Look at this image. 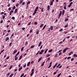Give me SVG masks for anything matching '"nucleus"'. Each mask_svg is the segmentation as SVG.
<instances>
[{"instance_id": "nucleus-1", "label": "nucleus", "mask_w": 77, "mask_h": 77, "mask_svg": "<svg viewBox=\"0 0 77 77\" xmlns=\"http://www.w3.org/2000/svg\"><path fill=\"white\" fill-rule=\"evenodd\" d=\"M68 49H69V48H66L64 49L63 50V53H65L66 52V50H68Z\"/></svg>"}, {"instance_id": "nucleus-2", "label": "nucleus", "mask_w": 77, "mask_h": 77, "mask_svg": "<svg viewBox=\"0 0 77 77\" xmlns=\"http://www.w3.org/2000/svg\"><path fill=\"white\" fill-rule=\"evenodd\" d=\"M36 13H37V11H36V10H35L33 14V15H35Z\"/></svg>"}, {"instance_id": "nucleus-3", "label": "nucleus", "mask_w": 77, "mask_h": 77, "mask_svg": "<svg viewBox=\"0 0 77 77\" xmlns=\"http://www.w3.org/2000/svg\"><path fill=\"white\" fill-rule=\"evenodd\" d=\"M23 69V67L22 66H21L19 69V71H20L21 69Z\"/></svg>"}, {"instance_id": "nucleus-4", "label": "nucleus", "mask_w": 77, "mask_h": 77, "mask_svg": "<svg viewBox=\"0 0 77 77\" xmlns=\"http://www.w3.org/2000/svg\"><path fill=\"white\" fill-rule=\"evenodd\" d=\"M47 10L48 11H49L50 10V6L49 5H48L47 7Z\"/></svg>"}, {"instance_id": "nucleus-5", "label": "nucleus", "mask_w": 77, "mask_h": 77, "mask_svg": "<svg viewBox=\"0 0 77 77\" xmlns=\"http://www.w3.org/2000/svg\"><path fill=\"white\" fill-rule=\"evenodd\" d=\"M17 50H15L13 52V54H15V53H17Z\"/></svg>"}, {"instance_id": "nucleus-6", "label": "nucleus", "mask_w": 77, "mask_h": 77, "mask_svg": "<svg viewBox=\"0 0 77 77\" xmlns=\"http://www.w3.org/2000/svg\"><path fill=\"white\" fill-rule=\"evenodd\" d=\"M9 37L6 38V39H5V41L6 42H7V41H8V40H9Z\"/></svg>"}, {"instance_id": "nucleus-7", "label": "nucleus", "mask_w": 77, "mask_h": 77, "mask_svg": "<svg viewBox=\"0 0 77 77\" xmlns=\"http://www.w3.org/2000/svg\"><path fill=\"white\" fill-rule=\"evenodd\" d=\"M61 15H62V11H60V13L58 16L60 17V16H61Z\"/></svg>"}, {"instance_id": "nucleus-8", "label": "nucleus", "mask_w": 77, "mask_h": 77, "mask_svg": "<svg viewBox=\"0 0 77 77\" xmlns=\"http://www.w3.org/2000/svg\"><path fill=\"white\" fill-rule=\"evenodd\" d=\"M61 15H62V11H60V13L58 16L60 17V16H61Z\"/></svg>"}, {"instance_id": "nucleus-9", "label": "nucleus", "mask_w": 77, "mask_h": 77, "mask_svg": "<svg viewBox=\"0 0 77 77\" xmlns=\"http://www.w3.org/2000/svg\"><path fill=\"white\" fill-rule=\"evenodd\" d=\"M50 56V54H47L46 55V57H49V56Z\"/></svg>"}, {"instance_id": "nucleus-10", "label": "nucleus", "mask_w": 77, "mask_h": 77, "mask_svg": "<svg viewBox=\"0 0 77 77\" xmlns=\"http://www.w3.org/2000/svg\"><path fill=\"white\" fill-rule=\"evenodd\" d=\"M42 44V42H41L39 44L38 47H40L41 45Z\"/></svg>"}, {"instance_id": "nucleus-11", "label": "nucleus", "mask_w": 77, "mask_h": 77, "mask_svg": "<svg viewBox=\"0 0 77 77\" xmlns=\"http://www.w3.org/2000/svg\"><path fill=\"white\" fill-rule=\"evenodd\" d=\"M65 14V10H63V12H62V15H63Z\"/></svg>"}, {"instance_id": "nucleus-12", "label": "nucleus", "mask_w": 77, "mask_h": 77, "mask_svg": "<svg viewBox=\"0 0 77 77\" xmlns=\"http://www.w3.org/2000/svg\"><path fill=\"white\" fill-rule=\"evenodd\" d=\"M45 61H44L42 63V66H44V63H45Z\"/></svg>"}, {"instance_id": "nucleus-13", "label": "nucleus", "mask_w": 77, "mask_h": 77, "mask_svg": "<svg viewBox=\"0 0 77 77\" xmlns=\"http://www.w3.org/2000/svg\"><path fill=\"white\" fill-rule=\"evenodd\" d=\"M38 7H36L35 10L37 11H38Z\"/></svg>"}, {"instance_id": "nucleus-14", "label": "nucleus", "mask_w": 77, "mask_h": 77, "mask_svg": "<svg viewBox=\"0 0 77 77\" xmlns=\"http://www.w3.org/2000/svg\"><path fill=\"white\" fill-rule=\"evenodd\" d=\"M38 7H36L35 10L37 11H38Z\"/></svg>"}, {"instance_id": "nucleus-15", "label": "nucleus", "mask_w": 77, "mask_h": 77, "mask_svg": "<svg viewBox=\"0 0 77 77\" xmlns=\"http://www.w3.org/2000/svg\"><path fill=\"white\" fill-rule=\"evenodd\" d=\"M22 57H23V56L22 55L20 56V57H19V60H21V59L22 58Z\"/></svg>"}, {"instance_id": "nucleus-16", "label": "nucleus", "mask_w": 77, "mask_h": 77, "mask_svg": "<svg viewBox=\"0 0 77 77\" xmlns=\"http://www.w3.org/2000/svg\"><path fill=\"white\" fill-rule=\"evenodd\" d=\"M61 74H62V73H60L58 75L57 77H59L60 76V75Z\"/></svg>"}, {"instance_id": "nucleus-17", "label": "nucleus", "mask_w": 77, "mask_h": 77, "mask_svg": "<svg viewBox=\"0 0 77 77\" xmlns=\"http://www.w3.org/2000/svg\"><path fill=\"white\" fill-rule=\"evenodd\" d=\"M53 26H51V30H53Z\"/></svg>"}, {"instance_id": "nucleus-18", "label": "nucleus", "mask_w": 77, "mask_h": 77, "mask_svg": "<svg viewBox=\"0 0 77 77\" xmlns=\"http://www.w3.org/2000/svg\"><path fill=\"white\" fill-rule=\"evenodd\" d=\"M20 53V51H18V53L17 54L16 56H17L18 54H19Z\"/></svg>"}, {"instance_id": "nucleus-19", "label": "nucleus", "mask_w": 77, "mask_h": 77, "mask_svg": "<svg viewBox=\"0 0 77 77\" xmlns=\"http://www.w3.org/2000/svg\"><path fill=\"white\" fill-rule=\"evenodd\" d=\"M30 62H29L28 63L27 65V66H29V65H30Z\"/></svg>"}, {"instance_id": "nucleus-20", "label": "nucleus", "mask_w": 77, "mask_h": 77, "mask_svg": "<svg viewBox=\"0 0 77 77\" xmlns=\"http://www.w3.org/2000/svg\"><path fill=\"white\" fill-rule=\"evenodd\" d=\"M9 75H10V72L8 73L6 75L7 76H9Z\"/></svg>"}, {"instance_id": "nucleus-21", "label": "nucleus", "mask_w": 77, "mask_h": 77, "mask_svg": "<svg viewBox=\"0 0 77 77\" xmlns=\"http://www.w3.org/2000/svg\"><path fill=\"white\" fill-rule=\"evenodd\" d=\"M68 24H66V25H65V26H64V27L65 28H66V27H68Z\"/></svg>"}, {"instance_id": "nucleus-22", "label": "nucleus", "mask_w": 77, "mask_h": 77, "mask_svg": "<svg viewBox=\"0 0 77 77\" xmlns=\"http://www.w3.org/2000/svg\"><path fill=\"white\" fill-rule=\"evenodd\" d=\"M17 59H18V57H17V56H15V60H17Z\"/></svg>"}, {"instance_id": "nucleus-23", "label": "nucleus", "mask_w": 77, "mask_h": 77, "mask_svg": "<svg viewBox=\"0 0 77 77\" xmlns=\"http://www.w3.org/2000/svg\"><path fill=\"white\" fill-rule=\"evenodd\" d=\"M73 56H74V57H77V55H76V54H73Z\"/></svg>"}, {"instance_id": "nucleus-24", "label": "nucleus", "mask_w": 77, "mask_h": 77, "mask_svg": "<svg viewBox=\"0 0 77 77\" xmlns=\"http://www.w3.org/2000/svg\"><path fill=\"white\" fill-rule=\"evenodd\" d=\"M14 75L13 74H11L10 76H9V77H12L13 75Z\"/></svg>"}, {"instance_id": "nucleus-25", "label": "nucleus", "mask_w": 77, "mask_h": 77, "mask_svg": "<svg viewBox=\"0 0 77 77\" xmlns=\"http://www.w3.org/2000/svg\"><path fill=\"white\" fill-rule=\"evenodd\" d=\"M38 33H39V30H37L36 31V34H37V35H38Z\"/></svg>"}, {"instance_id": "nucleus-26", "label": "nucleus", "mask_w": 77, "mask_h": 77, "mask_svg": "<svg viewBox=\"0 0 77 77\" xmlns=\"http://www.w3.org/2000/svg\"><path fill=\"white\" fill-rule=\"evenodd\" d=\"M46 27V25H45L43 27V29H42V30H44V29H45V28Z\"/></svg>"}, {"instance_id": "nucleus-27", "label": "nucleus", "mask_w": 77, "mask_h": 77, "mask_svg": "<svg viewBox=\"0 0 77 77\" xmlns=\"http://www.w3.org/2000/svg\"><path fill=\"white\" fill-rule=\"evenodd\" d=\"M17 9H16L14 13L15 14L17 13Z\"/></svg>"}, {"instance_id": "nucleus-28", "label": "nucleus", "mask_w": 77, "mask_h": 77, "mask_svg": "<svg viewBox=\"0 0 77 77\" xmlns=\"http://www.w3.org/2000/svg\"><path fill=\"white\" fill-rule=\"evenodd\" d=\"M33 72H32L31 74V76H32V75H33Z\"/></svg>"}, {"instance_id": "nucleus-29", "label": "nucleus", "mask_w": 77, "mask_h": 77, "mask_svg": "<svg viewBox=\"0 0 77 77\" xmlns=\"http://www.w3.org/2000/svg\"><path fill=\"white\" fill-rule=\"evenodd\" d=\"M69 19L68 18H66L65 20V21H67Z\"/></svg>"}, {"instance_id": "nucleus-30", "label": "nucleus", "mask_w": 77, "mask_h": 77, "mask_svg": "<svg viewBox=\"0 0 77 77\" xmlns=\"http://www.w3.org/2000/svg\"><path fill=\"white\" fill-rule=\"evenodd\" d=\"M35 46L34 45L30 47L31 48H34Z\"/></svg>"}, {"instance_id": "nucleus-31", "label": "nucleus", "mask_w": 77, "mask_h": 77, "mask_svg": "<svg viewBox=\"0 0 77 77\" xmlns=\"http://www.w3.org/2000/svg\"><path fill=\"white\" fill-rule=\"evenodd\" d=\"M23 49H24V47H22V48H21V51H23Z\"/></svg>"}, {"instance_id": "nucleus-32", "label": "nucleus", "mask_w": 77, "mask_h": 77, "mask_svg": "<svg viewBox=\"0 0 77 77\" xmlns=\"http://www.w3.org/2000/svg\"><path fill=\"white\" fill-rule=\"evenodd\" d=\"M44 26V24H42L40 25V27H42V26Z\"/></svg>"}, {"instance_id": "nucleus-33", "label": "nucleus", "mask_w": 77, "mask_h": 77, "mask_svg": "<svg viewBox=\"0 0 77 77\" xmlns=\"http://www.w3.org/2000/svg\"><path fill=\"white\" fill-rule=\"evenodd\" d=\"M57 56V54H56L54 56V57H56Z\"/></svg>"}, {"instance_id": "nucleus-34", "label": "nucleus", "mask_w": 77, "mask_h": 77, "mask_svg": "<svg viewBox=\"0 0 77 77\" xmlns=\"http://www.w3.org/2000/svg\"><path fill=\"white\" fill-rule=\"evenodd\" d=\"M63 30V29H60L59 30V32H62Z\"/></svg>"}, {"instance_id": "nucleus-35", "label": "nucleus", "mask_w": 77, "mask_h": 77, "mask_svg": "<svg viewBox=\"0 0 77 77\" xmlns=\"http://www.w3.org/2000/svg\"><path fill=\"white\" fill-rule=\"evenodd\" d=\"M53 51V50L52 49H51V50H49L48 51V52L49 53H50V52H51V51Z\"/></svg>"}, {"instance_id": "nucleus-36", "label": "nucleus", "mask_w": 77, "mask_h": 77, "mask_svg": "<svg viewBox=\"0 0 77 77\" xmlns=\"http://www.w3.org/2000/svg\"><path fill=\"white\" fill-rule=\"evenodd\" d=\"M12 68V66L11 65V66L9 68V69H11V68Z\"/></svg>"}, {"instance_id": "nucleus-37", "label": "nucleus", "mask_w": 77, "mask_h": 77, "mask_svg": "<svg viewBox=\"0 0 77 77\" xmlns=\"http://www.w3.org/2000/svg\"><path fill=\"white\" fill-rule=\"evenodd\" d=\"M32 32H33V30H32V29H31L30 31H29V33H32Z\"/></svg>"}, {"instance_id": "nucleus-38", "label": "nucleus", "mask_w": 77, "mask_h": 77, "mask_svg": "<svg viewBox=\"0 0 77 77\" xmlns=\"http://www.w3.org/2000/svg\"><path fill=\"white\" fill-rule=\"evenodd\" d=\"M53 1H51V4H50L51 5H53Z\"/></svg>"}, {"instance_id": "nucleus-39", "label": "nucleus", "mask_w": 77, "mask_h": 77, "mask_svg": "<svg viewBox=\"0 0 77 77\" xmlns=\"http://www.w3.org/2000/svg\"><path fill=\"white\" fill-rule=\"evenodd\" d=\"M19 5V4L18 3H17V4L16 5V7H18V6Z\"/></svg>"}, {"instance_id": "nucleus-40", "label": "nucleus", "mask_w": 77, "mask_h": 77, "mask_svg": "<svg viewBox=\"0 0 77 77\" xmlns=\"http://www.w3.org/2000/svg\"><path fill=\"white\" fill-rule=\"evenodd\" d=\"M22 29L23 30H25V28L23 27L22 28Z\"/></svg>"}, {"instance_id": "nucleus-41", "label": "nucleus", "mask_w": 77, "mask_h": 77, "mask_svg": "<svg viewBox=\"0 0 77 77\" xmlns=\"http://www.w3.org/2000/svg\"><path fill=\"white\" fill-rule=\"evenodd\" d=\"M24 73L22 74L20 77H23V76H24Z\"/></svg>"}, {"instance_id": "nucleus-42", "label": "nucleus", "mask_w": 77, "mask_h": 77, "mask_svg": "<svg viewBox=\"0 0 77 77\" xmlns=\"http://www.w3.org/2000/svg\"><path fill=\"white\" fill-rule=\"evenodd\" d=\"M47 50H48V49H46V50L45 51V53H47Z\"/></svg>"}, {"instance_id": "nucleus-43", "label": "nucleus", "mask_w": 77, "mask_h": 77, "mask_svg": "<svg viewBox=\"0 0 77 77\" xmlns=\"http://www.w3.org/2000/svg\"><path fill=\"white\" fill-rule=\"evenodd\" d=\"M37 24L38 23H37V22H35L34 23V24H35V25H37Z\"/></svg>"}, {"instance_id": "nucleus-44", "label": "nucleus", "mask_w": 77, "mask_h": 77, "mask_svg": "<svg viewBox=\"0 0 77 77\" xmlns=\"http://www.w3.org/2000/svg\"><path fill=\"white\" fill-rule=\"evenodd\" d=\"M13 12H14V11H13V10H12L10 12H11V13L12 14V13H13Z\"/></svg>"}, {"instance_id": "nucleus-45", "label": "nucleus", "mask_w": 77, "mask_h": 77, "mask_svg": "<svg viewBox=\"0 0 77 77\" xmlns=\"http://www.w3.org/2000/svg\"><path fill=\"white\" fill-rule=\"evenodd\" d=\"M42 52L41 51L39 53V54H42Z\"/></svg>"}, {"instance_id": "nucleus-46", "label": "nucleus", "mask_w": 77, "mask_h": 77, "mask_svg": "<svg viewBox=\"0 0 77 77\" xmlns=\"http://www.w3.org/2000/svg\"><path fill=\"white\" fill-rule=\"evenodd\" d=\"M51 65H50V66H48V68H50V67H51Z\"/></svg>"}, {"instance_id": "nucleus-47", "label": "nucleus", "mask_w": 77, "mask_h": 77, "mask_svg": "<svg viewBox=\"0 0 77 77\" xmlns=\"http://www.w3.org/2000/svg\"><path fill=\"white\" fill-rule=\"evenodd\" d=\"M57 73V72H54V75H55Z\"/></svg>"}, {"instance_id": "nucleus-48", "label": "nucleus", "mask_w": 77, "mask_h": 77, "mask_svg": "<svg viewBox=\"0 0 77 77\" xmlns=\"http://www.w3.org/2000/svg\"><path fill=\"white\" fill-rule=\"evenodd\" d=\"M4 51H5V50H2V51H1V53H2V52H4Z\"/></svg>"}, {"instance_id": "nucleus-49", "label": "nucleus", "mask_w": 77, "mask_h": 77, "mask_svg": "<svg viewBox=\"0 0 77 77\" xmlns=\"http://www.w3.org/2000/svg\"><path fill=\"white\" fill-rule=\"evenodd\" d=\"M23 0H20V3H23Z\"/></svg>"}, {"instance_id": "nucleus-50", "label": "nucleus", "mask_w": 77, "mask_h": 77, "mask_svg": "<svg viewBox=\"0 0 77 77\" xmlns=\"http://www.w3.org/2000/svg\"><path fill=\"white\" fill-rule=\"evenodd\" d=\"M5 16H3L2 17V19H5Z\"/></svg>"}, {"instance_id": "nucleus-51", "label": "nucleus", "mask_w": 77, "mask_h": 77, "mask_svg": "<svg viewBox=\"0 0 77 77\" xmlns=\"http://www.w3.org/2000/svg\"><path fill=\"white\" fill-rule=\"evenodd\" d=\"M27 4H30V1H29L27 3Z\"/></svg>"}, {"instance_id": "nucleus-52", "label": "nucleus", "mask_w": 77, "mask_h": 77, "mask_svg": "<svg viewBox=\"0 0 77 77\" xmlns=\"http://www.w3.org/2000/svg\"><path fill=\"white\" fill-rule=\"evenodd\" d=\"M13 9H15V6H14L13 7Z\"/></svg>"}, {"instance_id": "nucleus-53", "label": "nucleus", "mask_w": 77, "mask_h": 77, "mask_svg": "<svg viewBox=\"0 0 77 77\" xmlns=\"http://www.w3.org/2000/svg\"><path fill=\"white\" fill-rule=\"evenodd\" d=\"M70 6H71V5L69 4V5L68 6V8H70Z\"/></svg>"}, {"instance_id": "nucleus-54", "label": "nucleus", "mask_w": 77, "mask_h": 77, "mask_svg": "<svg viewBox=\"0 0 77 77\" xmlns=\"http://www.w3.org/2000/svg\"><path fill=\"white\" fill-rule=\"evenodd\" d=\"M12 20H14L15 17H12Z\"/></svg>"}, {"instance_id": "nucleus-55", "label": "nucleus", "mask_w": 77, "mask_h": 77, "mask_svg": "<svg viewBox=\"0 0 77 77\" xmlns=\"http://www.w3.org/2000/svg\"><path fill=\"white\" fill-rule=\"evenodd\" d=\"M9 56H8L7 57V58H6V59H9Z\"/></svg>"}, {"instance_id": "nucleus-56", "label": "nucleus", "mask_w": 77, "mask_h": 77, "mask_svg": "<svg viewBox=\"0 0 77 77\" xmlns=\"http://www.w3.org/2000/svg\"><path fill=\"white\" fill-rule=\"evenodd\" d=\"M31 23V22H29V23H28V26H29V25H30V24Z\"/></svg>"}, {"instance_id": "nucleus-57", "label": "nucleus", "mask_w": 77, "mask_h": 77, "mask_svg": "<svg viewBox=\"0 0 77 77\" xmlns=\"http://www.w3.org/2000/svg\"><path fill=\"white\" fill-rule=\"evenodd\" d=\"M41 59H42V57H41L39 58V60L40 61Z\"/></svg>"}, {"instance_id": "nucleus-58", "label": "nucleus", "mask_w": 77, "mask_h": 77, "mask_svg": "<svg viewBox=\"0 0 77 77\" xmlns=\"http://www.w3.org/2000/svg\"><path fill=\"white\" fill-rule=\"evenodd\" d=\"M4 14V12H2L0 13V14L2 15V14Z\"/></svg>"}, {"instance_id": "nucleus-59", "label": "nucleus", "mask_w": 77, "mask_h": 77, "mask_svg": "<svg viewBox=\"0 0 77 77\" xmlns=\"http://www.w3.org/2000/svg\"><path fill=\"white\" fill-rule=\"evenodd\" d=\"M70 57H68L67 58V59H70Z\"/></svg>"}, {"instance_id": "nucleus-60", "label": "nucleus", "mask_w": 77, "mask_h": 77, "mask_svg": "<svg viewBox=\"0 0 77 77\" xmlns=\"http://www.w3.org/2000/svg\"><path fill=\"white\" fill-rule=\"evenodd\" d=\"M14 35V33L12 34V35H11V37H12V36H13Z\"/></svg>"}, {"instance_id": "nucleus-61", "label": "nucleus", "mask_w": 77, "mask_h": 77, "mask_svg": "<svg viewBox=\"0 0 77 77\" xmlns=\"http://www.w3.org/2000/svg\"><path fill=\"white\" fill-rule=\"evenodd\" d=\"M62 54V52H60L59 54V55H61V54Z\"/></svg>"}, {"instance_id": "nucleus-62", "label": "nucleus", "mask_w": 77, "mask_h": 77, "mask_svg": "<svg viewBox=\"0 0 77 77\" xmlns=\"http://www.w3.org/2000/svg\"><path fill=\"white\" fill-rule=\"evenodd\" d=\"M3 20H2L0 22V23H3Z\"/></svg>"}, {"instance_id": "nucleus-63", "label": "nucleus", "mask_w": 77, "mask_h": 77, "mask_svg": "<svg viewBox=\"0 0 77 77\" xmlns=\"http://www.w3.org/2000/svg\"><path fill=\"white\" fill-rule=\"evenodd\" d=\"M41 11L42 12H43V8H42V9H41Z\"/></svg>"}, {"instance_id": "nucleus-64", "label": "nucleus", "mask_w": 77, "mask_h": 77, "mask_svg": "<svg viewBox=\"0 0 77 77\" xmlns=\"http://www.w3.org/2000/svg\"><path fill=\"white\" fill-rule=\"evenodd\" d=\"M72 2H71L70 3V5H72Z\"/></svg>"}]
</instances>
